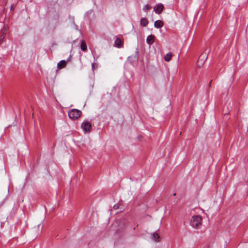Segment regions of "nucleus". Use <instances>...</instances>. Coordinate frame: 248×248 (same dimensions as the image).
Listing matches in <instances>:
<instances>
[{"mask_svg":"<svg viewBox=\"0 0 248 248\" xmlns=\"http://www.w3.org/2000/svg\"><path fill=\"white\" fill-rule=\"evenodd\" d=\"M202 217L199 215L193 216L190 221L191 226L195 229H199L202 226Z\"/></svg>","mask_w":248,"mask_h":248,"instance_id":"1","label":"nucleus"},{"mask_svg":"<svg viewBox=\"0 0 248 248\" xmlns=\"http://www.w3.org/2000/svg\"><path fill=\"white\" fill-rule=\"evenodd\" d=\"M81 111L77 109H72L68 112V116L70 119H78L81 115Z\"/></svg>","mask_w":248,"mask_h":248,"instance_id":"2","label":"nucleus"},{"mask_svg":"<svg viewBox=\"0 0 248 248\" xmlns=\"http://www.w3.org/2000/svg\"><path fill=\"white\" fill-rule=\"evenodd\" d=\"M81 128L85 132H90L92 128V124L88 121H84L81 125Z\"/></svg>","mask_w":248,"mask_h":248,"instance_id":"3","label":"nucleus"},{"mask_svg":"<svg viewBox=\"0 0 248 248\" xmlns=\"http://www.w3.org/2000/svg\"><path fill=\"white\" fill-rule=\"evenodd\" d=\"M207 58V55L206 52L202 53L197 61V66L200 67L202 65Z\"/></svg>","mask_w":248,"mask_h":248,"instance_id":"4","label":"nucleus"},{"mask_svg":"<svg viewBox=\"0 0 248 248\" xmlns=\"http://www.w3.org/2000/svg\"><path fill=\"white\" fill-rule=\"evenodd\" d=\"M71 59V56H70L66 60H61L57 64V66L59 69H62L64 68L68 62H69Z\"/></svg>","mask_w":248,"mask_h":248,"instance_id":"5","label":"nucleus"},{"mask_svg":"<svg viewBox=\"0 0 248 248\" xmlns=\"http://www.w3.org/2000/svg\"><path fill=\"white\" fill-rule=\"evenodd\" d=\"M164 8L163 4L160 3L156 5L154 8V10L156 14H160Z\"/></svg>","mask_w":248,"mask_h":248,"instance_id":"6","label":"nucleus"},{"mask_svg":"<svg viewBox=\"0 0 248 248\" xmlns=\"http://www.w3.org/2000/svg\"><path fill=\"white\" fill-rule=\"evenodd\" d=\"M155 36L151 34L147 36L146 38V42L149 45H152L154 42Z\"/></svg>","mask_w":248,"mask_h":248,"instance_id":"7","label":"nucleus"},{"mask_svg":"<svg viewBox=\"0 0 248 248\" xmlns=\"http://www.w3.org/2000/svg\"><path fill=\"white\" fill-rule=\"evenodd\" d=\"M7 31V27L4 26L2 30V33L0 36V44L1 43L2 41L4 39Z\"/></svg>","mask_w":248,"mask_h":248,"instance_id":"8","label":"nucleus"},{"mask_svg":"<svg viewBox=\"0 0 248 248\" xmlns=\"http://www.w3.org/2000/svg\"><path fill=\"white\" fill-rule=\"evenodd\" d=\"M122 44V41L121 39L119 38H116L114 41V46L118 48H120L121 47Z\"/></svg>","mask_w":248,"mask_h":248,"instance_id":"9","label":"nucleus"},{"mask_svg":"<svg viewBox=\"0 0 248 248\" xmlns=\"http://www.w3.org/2000/svg\"><path fill=\"white\" fill-rule=\"evenodd\" d=\"M163 26V23L162 21L158 20L155 22L154 26L156 28H161Z\"/></svg>","mask_w":248,"mask_h":248,"instance_id":"10","label":"nucleus"},{"mask_svg":"<svg viewBox=\"0 0 248 248\" xmlns=\"http://www.w3.org/2000/svg\"><path fill=\"white\" fill-rule=\"evenodd\" d=\"M172 56V53L171 52H169L164 56V59L165 61L169 62L171 60Z\"/></svg>","mask_w":248,"mask_h":248,"instance_id":"11","label":"nucleus"},{"mask_svg":"<svg viewBox=\"0 0 248 248\" xmlns=\"http://www.w3.org/2000/svg\"><path fill=\"white\" fill-rule=\"evenodd\" d=\"M80 48L83 51H85L87 50V45L84 40L81 41Z\"/></svg>","mask_w":248,"mask_h":248,"instance_id":"12","label":"nucleus"},{"mask_svg":"<svg viewBox=\"0 0 248 248\" xmlns=\"http://www.w3.org/2000/svg\"><path fill=\"white\" fill-rule=\"evenodd\" d=\"M140 24L143 27H146L148 24V21L145 18H142L140 19Z\"/></svg>","mask_w":248,"mask_h":248,"instance_id":"13","label":"nucleus"},{"mask_svg":"<svg viewBox=\"0 0 248 248\" xmlns=\"http://www.w3.org/2000/svg\"><path fill=\"white\" fill-rule=\"evenodd\" d=\"M160 236H159L158 233H154L152 235V239L155 242L159 241Z\"/></svg>","mask_w":248,"mask_h":248,"instance_id":"14","label":"nucleus"},{"mask_svg":"<svg viewBox=\"0 0 248 248\" xmlns=\"http://www.w3.org/2000/svg\"><path fill=\"white\" fill-rule=\"evenodd\" d=\"M151 9V7L149 6V5L148 4H146L145 5L143 8V11H147L149 10H150Z\"/></svg>","mask_w":248,"mask_h":248,"instance_id":"15","label":"nucleus"},{"mask_svg":"<svg viewBox=\"0 0 248 248\" xmlns=\"http://www.w3.org/2000/svg\"><path fill=\"white\" fill-rule=\"evenodd\" d=\"M113 208H114V209H118V208H119V205H115L113 206Z\"/></svg>","mask_w":248,"mask_h":248,"instance_id":"16","label":"nucleus"},{"mask_svg":"<svg viewBox=\"0 0 248 248\" xmlns=\"http://www.w3.org/2000/svg\"><path fill=\"white\" fill-rule=\"evenodd\" d=\"M92 69H93L94 68V63H92Z\"/></svg>","mask_w":248,"mask_h":248,"instance_id":"17","label":"nucleus"},{"mask_svg":"<svg viewBox=\"0 0 248 248\" xmlns=\"http://www.w3.org/2000/svg\"><path fill=\"white\" fill-rule=\"evenodd\" d=\"M13 5H12L11 7V10H12L13 8Z\"/></svg>","mask_w":248,"mask_h":248,"instance_id":"18","label":"nucleus"},{"mask_svg":"<svg viewBox=\"0 0 248 248\" xmlns=\"http://www.w3.org/2000/svg\"><path fill=\"white\" fill-rule=\"evenodd\" d=\"M211 82H212V80L210 82V83H209V85L210 86L211 85Z\"/></svg>","mask_w":248,"mask_h":248,"instance_id":"19","label":"nucleus"},{"mask_svg":"<svg viewBox=\"0 0 248 248\" xmlns=\"http://www.w3.org/2000/svg\"><path fill=\"white\" fill-rule=\"evenodd\" d=\"M173 195L174 196L176 195V193L173 194Z\"/></svg>","mask_w":248,"mask_h":248,"instance_id":"20","label":"nucleus"}]
</instances>
